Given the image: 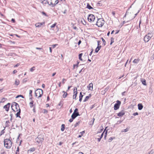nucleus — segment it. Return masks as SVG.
Listing matches in <instances>:
<instances>
[{
    "label": "nucleus",
    "instance_id": "obj_1",
    "mask_svg": "<svg viewBox=\"0 0 154 154\" xmlns=\"http://www.w3.org/2000/svg\"><path fill=\"white\" fill-rule=\"evenodd\" d=\"M4 144L5 146L7 149H9L12 146V142L9 139H6L4 140Z\"/></svg>",
    "mask_w": 154,
    "mask_h": 154
},
{
    "label": "nucleus",
    "instance_id": "obj_2",
    "mask_svg": "<svg viewBox=\"0 0 154 154\" xmlns=\"http://www.w3.org/2000/svg\"><path fill=\"white\" fill-rule=\"evenodd\" d=\"M134 13L132 11L130 12L128 11H126L127 17L129 19V21L132 20L135 18V16H134Z\"/></svg>",
    "mask_w": 154,
    "mask_h": 154
},
{
    "label": "nucleus",
    "instance_id": "obj_3",
    "mask_svg": "<svg viewBox=\"0 0 154 154\" xmlns=\"http://www.w3.org/2000/svg\"><path fill=\"white\" fill-rule=\"evenodd\" d=\"M43 93V90L42 89H38L35 92V95L36 97L38 96V98L41 97Z\"/></svg>",
    "mask_w": 154,
    "mask_h": 154
},
{
    "label": "nucleus",
    "instance_id": "obj_4",
    "mask_svg": "<svg viewBox=\"0 0 154 154\" xmlns=\"http://www.w3.org/2000/svg\"><path fill=\"white\" fill-rule=\"evenodd\" d=\"M48 4L53 6H55L58 3V0H46Z\"/></svg>",
    "mask_w": 154,
    "mask_h": 154
},
{
    "label": "nucleus",
    "instance_id": "obj_5",
    "mask_svg": "<svg viewBox=\"0 0 154 154\" xmlns=\"http://www.w3.org/2000/svg\"><path fill=\"white\" fill-rule=\"evenodd\" d=\"M104 23V21L102 19H98L96 25L99 27H102Z\"/></svg>",
    "mask_w": 154,
    "mask_h": 154
},
{
    "label": "nucleus",
    "instance_id": "obj_6",
    "mask_svg": "<svg viewBox=\"0 0 154 154\" xmlns=\"http://www.w3.org/2000/svg\"><path fill=\"white\" fill-rule=\"evenodd\" d=\"M44 140V137L43 136H39L35 138V140L38 143H42Z\"/></svg>",
    "mask_w": 154,
    "mask_h": 154
},
{
    "label": "nucleus",
    "instance_id": "obj_7",
    "mask_svg": "<svg viewBox=\"0 0 154 154\" xmlns=\"http://www.w3.org/2000/svg\"><path fill=\"white\" fill-rule=\"evenodd\" d=\"M78 111V109L77 108H76L71 116V117L72 119H75L77 116L79 115Z\"/></svg>",
    "mask_w": 154,
    "mask_h": 154
},
{
    "label": "nucleus",
    "instance_id": "obj_8",
    "mask_svg": "<svg viewBox=\"0 0 154 154\" xmlns=\"http://www.w3.org/2000/svg\"><path fill=\"white\" fill-rule=\"evenodd\" d=\"M152 35L151 34L149 33L146 35L144 37V40L145 42H147L151 38Z\"/></svg>",
    "mask_w": 154,
    "mask_h": 154
},
{
    "label": "nucleus",
    "instance_id": "obj_9",
    "mask_svg": "<svg viewBox=\"0 0 154 154\" xmlns=\"http://www.w3.org/2000/svg\"><path fill=\"white\" fill-rule=\"evenodd\" d=\"M15 107L16 109V111L14 110L12 108V109L14 111L17 112L16 114V117H19V118H20V108L19 106V107L17 108V107Z\"/></svg>",
    "mask_w": 154,
    "mask_h": 154
},
{
    "label": "nucleus",
    "instance_id": "obj_10",
    "mask_svg": "<svg viewBox=\"0 0 154 154\" xmlns=\"http://www.w3.org/2000/svg\"><path fill=\"white\" fill-rule=\"evenodd\" d=\"M95 19V17L94 15L92 14L89 15L88 17V20L90 22H93Z\"/></svg>",
    "mask_w": 154,
    "mask_h": 154
},
{
    "label": "nucleus",
    "instance_id": "obj_11",
    "mask_svg": "<svg viewBox=\"0 0 154 154\" xmlns=\"http://www.w3.org/2000/svg\"><path fill=\"white\" fill-rule=\"evenodd\" d=\"M116 102L117 103H116L114 106V109L115 110H117L119 109L121 103V102L119 100H117Z\"/></svg>",
    "mask_w": 154,
    "mask_h": 154
},
{
    "label": "nucleus",
    "instance_id": "obj_12",
    "mask_svg": "<svg viewBox=\"0 0 154 154\" xmlns=\"http://www.w3.org/2000/svg\"><path fill=\"white\" fill-rule=\"evenodd\" d=\"M10 105V103H8L6 105L4 106L3 108L5 109L6 111L8 112L9 111Z\"/></svg>",
    "mask_w": 154,
    "mask_h": 154
},
{
    "label": "nucleus",
    "instance_id": "obj_13",
    "mask_svg": "<svg viewBox=\"0 0 154 154\" xmlns=\"http://www.w3.org/2000/svg\"><path fill=\"white\" fill-rule=\"evenodd\" d=\"M77 94V89L76 88L75 90V89H74V95L73 96V99H76Z\"/></svg>",
    "mask_w": 154,
    "mask_h": 154
},
{
    "label": "nucleus",
    "instance_id": "obj_14",
    "mask_svg": "<svg viewBox=\"0 0 154 154\" xmlns=\"http://www.w3.org/2000/svg\"><path fill=\"white\" fill-rule=\"evenodd\" d=\"M93 84L92 83H90L87 86L88 90L92 91L93 90Z\"/></svg>",
    "mask_w": 154,
    "mask_h": 154
},
{
    "label": "nucleus",
    "instance_id": "obj_15",
    "mask_svg": "<svg viewBox=\"0 0 154 154\" xmlns=\"http://www.w3.org/2000/svg\"><path fill=\"white\" fill-rule=\"evenodd\" d=\"M125 114V112L123 110L117 114V116H123Z\"/></svg>",
    "mask_w": 154,
    "mask_h": 154
},
{
    "label": "nucleus",
    "instance_id": "obj_16",
    "mask_svg": "<svg viewBox=\"0 0 154 154\" xmlns=\"http://www.w3.org/2000/svg\"><path fill=\"white\" fill-rule=\"evenodd\" d=\"M19 104L16 102H14L11 106V108H12L14 106L15 107H19Z\"/></svg>",
    "mask_w": 154,
    "mask_h": 154
},
{
    "label": "nucleus",
    "instance_id": "obj_17",
    "mask_svg": "<svg viewBox=\"0 0 154 154\" xmlns=\"http://www.w3.org/2000/svg\"><path fill=\"white\" fill-rule=\"evenodd\" d=\"M138 109L139 110H141L143 108V106L142 104L139 103L138 105Z\"/></svg>",
    "mask_w": 154,
    "mask_h": 154
},
{
    "label": "nucleus",
    "instance_id": "obj_18",
    "mask_svg": "<svg viewBox=\"0 0 154 154\" xmlns=\"http://www.w3.org/2000/svg\"><path fill=\"white\" fill-rule=\"evenodd\" d=\"M42 24L43 23H36L35 26L36 27H40Z\"/></svg>",
    "mask_w": 154,
    "mask_h": 154
},
{
    "label": "nucleus",
    "instance_id": "obj_19",
    "mask_svg": "<svg viewBox=\"0 0 154 154\" xmlns=\"http://www.w3.org/2000/svg\"><path fill=\"white\" fill-rule=\"evenodd\" d=\"M104 132V131L101 134L100 133V137H99L97 138V140L98 142H100V141L101 139L103 137V135Z\"/></svg>",
    "mask_w": 154,
    "mask_h": 154
},
{
    "label": "nucleus",
    "instance_id": "obj_20",
    "mask_svg": "<svg viewBox=\"0 0 154 154\" xmlns=\"http://www.w3.org/2000/svg\"><path fill=\"white\" fill-rule=\"evenodd\" d=\"M35 150V149L34 148H30L28 151V153H31V152H33Z\"/></svg>",
    "mask_w": 154,
    "mask_h": 154
},
{
    "label": "nucleus",
    "instance_id": "obj_21",
    "mask_svg": "<svg viewBox=\"0 0 154 154\" xmlns=\"http://www.w3.org/2000/svg\"><path fill=\"white\" fill-rule=\"evenodd\" d=\"M91 94H89V95L88 96H86L85 98V100H84V102H86L87 101L89 98L91 97Z\"/></svg>",
    "mask_w": 154,
    "mask_h": 154
},
{
    "label": "nucleus",
    "instance_id": "obj_22",
    "mask_svg": "<svg viewBox=\"0 0 154 154\" xmlns=\"http://www.w3.org/2000/svg\"><path fill=\"white\" fill-rule=\"evenodd\" d=\"M101 47V46L100 45L99 46H98L97 48H96L95 52L96 53H97L99 51Z\"/></svg>",
    "mask_w": 154,
    "mask_h": 154
},
{
    "label": "nucleus",
    "instance_id": "obj_23",
    "mask_svg": "<svg viewBox=\"0 0 154 154\" xmlns=\"http://www.w3.org/2000/svg\"><path fill=\"white\" fill-rule=\"evenodd\" d=\"M34 101L33 100H31V102H30L29 103V105L30 106V107L31 108H32L33 107H34V105H33Z\"/></svg>",
    "mask_w": 154,
    "mask_h": 154
},
{
    "label": "nucleus",
    "instance_id": "obj_24",
    "mask_svg": "<svg viewBox=\"0 0 154 154\" xmlns=\"http://www.w3.org/2000/svg\"><path fill=\"white\" fill-rule=\"evenodd\" d=\"M140 61V59H135L133 61V62L134 63H138Z\"/></svg>",
    "mask_w": 154,
    "mask_h": 154
},
{
    "label": "nucleus",
    "instance_id": "obj_25",
    "mask_svg": "<svg viewBox=\"0 0 154 154\" xmlns=\"http://www.w3.org/2000/svg\"><path fill=\"white\" fill-rule=\"evenodd\" d=\"M63 93H64L63 94V98H65L66 97L67 94L66 92L65 91H63L62 92Z\"/></svg>",
    "mask_w": 154,
    "mask_h": 154
},
{
    "label": "nucleus",
    "instance_id": "obj_26",
    "mask_svg": "<svg viewBox=\"0 0 154 154\" xmlns=\"http://www.w3.org/2000/svg\"><path fill=\"white\" fill-rule=\"evenodd\" d=\"M83 97V95L82 94V92H81L80 94L79 99V101L81 102L82 100V98Z\"/></svg>",
    "mask_w": 154,
    "mask_h": 154
},
{
    "label": "nucleus",
    "instance_id": "obj_27",
    "mask_svg": "<svg viewBox=\"0 0 154 154\" xmlns=\"http://www.w3.org/2000/svg\"><path fill=\"white\" fill-rule=\"evenodd\" d=\"M20 84V81L18 79H16L15 81V85H19Z\"/></svg>",
    "mask_w": 154,
    "mask_h": 154
},
{
    "label": "nucleus",
    "instance_id": "obj_28",
    "mask_svg": "<svg viewBox=\"0 0 154 154\" xmlns=\"http://www.w3.org/2000/svg\"><path fill=\"white\" fill-rule=\"evenodd\" d=\"M65 129V125L64 124H62L61 125V131H63Z\"/></svg>",
    "mask_w": 154,
    "mask_h": 154
},
{
    "label": "nucleus",
    "instance_id": "obj_29",
    "mask_svg": "<svg viewBox=\"0 0 154 154\" xmlns=\"http://www.w3.org/2000/svg\"><path fill=\"white\" fill-rule=\"evenodd\" d=\"M87 7L89 9H93V8L90 6L89 3H87Z\"/></svg>",
    "mask_w": 154,
    "mask_h": 154
},
{
    "label": "nucleus",
    "instance_id": "obj_30",
    "mask_svg": "<svg viewBox=\"0 0 154 154\" xmlns=\"http://www.w3.org/2000/svg\"><path fill=\"white\" fill-rule=\"evenodd\" d=\"M141 81L143 85H146L145 80L144 79L143 80H142Z\"/></svg>",
    "mask_w": 154,
    "mask_h": 154
},
{
    "label": "nucleus",
    "instance_id": "obj_31",
    "mask_svg": "<svg viewBox=\"0 0 154 154\" xmlns=\"http://www.w3.org/2000/svg\"><path fill=\"white\" fill-rule=\"evenodd\" d=\"M115 138L114 137H111L108 139V141L109 142H111L112 140L114 139Z\"/></svg>",
    "mask_w": 154,
    "mask_h": 154
},
{
    "label": "nucleus",
    "instance_id": "obj_32",
    "mask_svg": "<svg viewBox=\"0 0 154 154\" xmlns=\"http://www.w3.org/2000/svg\"><path fill=\"white\" fill-rule=\"evenodd\" d=\"M82 55V53H81V54H79V59L80 60H81V61L82 60V59L81 58Z\"/></svg>",
    "mask_w": 154,
    "mask_h": 154
},
{
    "label": "nucleus",
    "instance_id": "obj_33",
    "mask_svg": "<svg viewBox=\"0 0 154 154\" xmlns=\"http://www.w3.org/2000/svg\"><path fill=\"white\" fill-rule=\"evenodd\" d=\"M114 42V38L113 37H111V42L110 45L112 44Z\"/></svg>",
    "mask_w": 154,
    "mask_h": 154
},
{
    "label": "nucleus",
    "instance_id": "obj_34",
    "mask_svg": "<svg viewBox=\"0 0 154 154\" xmlns=\"http://www.w3.org/2000/svg\"><path fill=\"white\" fill-rule=\"evenodd\" d=\"M100 132H98L97 134V137H100Z\"/></svg>",
    "mask_w": 154,
    "mask_h": 154
},
{
    "label": "nucleus",
    "instance_id": "obj_35",
    "mask_svg": "<svg viewBox=\"0 0 154 154\" xmlns=\"http://www.w3.org/2000/svg\"><path fill=\"white\" fill-rule=\"evenodd\" d=\"M19 97H22V98H24V97L22 95H17L16 97V98H18Z\"/></svg>",
    "mask_w": 154,
    "mask_h": 154
},
{
    "label": "nucleus",
    "instance_id": "obj_36",
    "mask_svg": "<svg viewBox=\"0 0 154 154\" xmlns=\"http://www.w3.org/2000/svg\"><path fill=\"white\" fill-rule=\"evenodd\" d=\"M43 112L44 113H48V111L46 109H44L43 110Z\"/></svg>",
    "mask_w": 154,
    "mask_h": 154
},
{
    "label": "nucleus",
    "instance_id": "obj_37",
    "mask_svg": "<svg viewBox=\"0 0 154 154\" xmlns=\"http://www.w3.org/2000/svg\"><path fill=\"white\" fill-rule=\"evenodd\" d=\"M102 41L104 43V45H105L106 42L105 40L103 38H102Z\"/></svg>",
    "mask_w": 154,
    "mask_h": 154
},
{
    "label": "nucleus",
    "instance_id": "obj_38",
    "mask_svg": "<svg viewBox=\"0 0 154 154\" xmlns=\"http://www.w3.org/2000/svg\"><path fill=\"white\" fill-rule=\"evenodd\" d=\"M34 68H35L34 67H32V68H31L30 69V71L31 72H33L35 69Z\"/></svg>",
    "mask_w": 154,
    "mask_h": 154
},
{
    "label": "nucleus",
    "instance_id": "obj_39",
    "mask_svg": "<svg viewBox=\"0 0 154 154\" xmlns=\"http://www.w3.org/2000/svg\"><path fill=\"white\" fill-rule=\"evenodd\" d=\"M56 23H54V24H53V25H52L51 26V28H54V27L55 26H56Z\"/></svg>",
    "mask_w": 154,
    "mask_h": 154
},
{
    "label": "nucleus",
    "instance_id": "obj_40",
    "mask_svg": "<svg viewBox=\"0 0 154 154\" xmlns=\"http://www.w3.org/2000/svg\"><path fill=\"white\" fill-rule=\"evenodd\" d=\"M7 99L6 98H3L2 99V102H4V101L5 100H6Z\"/></svg>",
    "mask_w": 154,
    "mask_h": 154
},
{
    "label": "nucleus",
    "instance_id": "obj_41",
    "mask_svg": "<svg viewBox=\"0 0 154 154\" xmlns=\"http://www.w3.org/2000/svg\"><path fill=\"white\" fill-rule=\"evenodd\" d=\"M32 90H30L29 91V95H32Z\"/></svg>",
    "mask_w": 154,
    "mask_h": 154
},
{
    "label": "nucleus",
    "instance_id": "obj_42",
    "mask_svg": "<svg viewBox=\"0 0 154 154\" xmlns=\"http://www.w3.org/2000/svg\"><path fill=\"white\" fill-rule=\"evenodd\" d=\"M19 147H18L17 148V150L16 151V152L19 153Z\"/></svg>",
    "mask_w": 154,
    "mask_h": 154
},
{
    "label": "nucleus",
    "instance_id": "obj_43",
    "mask_svg": "<svg viewBox=\"0 0 154 154\" xmlns=\"http://www.w3.org/2000/svg\"><path fill=\"white\" fill-rule=\"evenodd\" d=\"M57 45V44H54V45H52V47H53V48H55L56 47V46Z\"/></svg>",
    "mask_w": 154,
    "mask_h": 154
},
{
    "label": "nucleus",
    "instance_id": "obj_44",
    "mask_svg": "<svg viewBox=\"0 0 154 154\" xmlns=\"http://www.w3.org/2000/svg\"><path fill=\"white\" fill-rule=\"evenodd\" d=\"M138 113L137 112H135V113H133V115L134 116H136V115H138Z\"/></svg>",
    "mask_w": 154,
    "mask_h": 154
},
{
    "label": "nucleus",
    "instance_id": "obj_45",
    "mask_svg": "<svg viewBox=\"0 0 154 154\" xmlns=\"http://www.w3.org/2000/svg\"><path fill=\"white\" fill-rule=\"evenodd\" d=\"M82 23L85 25H86V21H85V20H83V22L82 21Z\"/></svg>",
    "mask_w": 154,
    "mask_h": 154
},
{
    "label": "nucleus",
    "instance_id": "obj_46",
    "mask_svg": "<svg viewBox=\"0 0 154 154\" xmlns=\"http://www.w3.org/2000/svg\"><path fill=\"white\" fill-rule=\"evenodd\" d=\"M79 124V122H77L75 124V127H76Z\"/></svg>",
    "mask_w": 154,
    "mask_h": 154
},
{
    "label": "nucleus",
    "instance_id": "obj_47",
    "mask_svg": "<svg viewBox=\"0 0 154 154\" xmlns=\"http://www.w3.org/2000/svg\"><path fill=\"white\" fill-rule=\"evenodd\" d=\"M73 119H72H72H70L69 120V121L70 122H72L73 120Z\"/></svg>",
    "mask_w": 154,
    "mask_h": 154
},
{
    "label": "nucleus",
    "instance_id": "obj_48",
    "mask_svg": "<svg viewBox=\"0 0 154 154\" xmlns=\"http://www.w3.org/2000/svg\"><path fill=\"white\" fill-rule=\"evenodd\" d=\"M79 63L78 62V63H77V65H73V68L74 69L75 67V66H76L77 67H78V64H79Z\"/></svg>",
    "mask_w": 154,
    "mask_h": 154
},
{
    "label": "nucleus",
    "instance_id": "obj_49",
    "mask_svg": "<svg viewBox=\"0 0 154 154\" xmlns=\"http://www.w3.org/2000/svg\"><path fill=\"white\" fill-rule=\"evenodd\" d=\"M17 71L16 70H14V71H13V73L14 74H15V73H17Z\"/></svg>",
    "mask_w": 154,
    "mask_h": 154
},
{
    "label": "nucleus",
    "instance_id": "obj_50",
    "mask_svg": "<svg viewBox=\"0 0 154 154\" xmlns=\"http://www.w3.org/2000/svg\"><path fill=\"white\" fill-rule=\"evenodd\" d=\"M128 131V128H126V129H125L124 130V131H123L125 132H126L127 131Z\"/></svg>",
    "mask_w": 154,
    "mask_h": 154
},
{
    "label": "nucleus",
    "instance_id": "obj_51",
    "mask_svg": "<svg viewBox=\"0 0 154 154\" xmlns=\"http://www.w3.org/2000/svg\"><path fill=\"white\" fill-rule=\"evenodd\" d=\"M20 64L19 63H17V64H16L15 66H14V67H17L19 65H20Z\"/></svg>",
    "mask_w": 154,
    "mask_h": 154
},
{
    "label": "nucleus",
    "instance_id": "obj_52",
    "mask_svg": "<svg viewBox=\"0 0 154 154\" xmlns=\"http://www.w3.org/2000/svg\"><path fill=\"white\" fill-rule=\"evenodd\" d=\"M112 14L113 16H114L115 14V11H113L112 12Z\"/></svg>",
    "mask_w": 154,
    "mask_h": 154
},
{
    "label": "nucleus",
    "instance_id": "obj_53",
    "mask_svg": "<svg viewBox=\"0 0 154 154\" xmlns=\"http://www.w3.org/2000/svg\"><path fill=\"white\" fill-rule=\"evenodd\" d=\"M85 133V131H83L80 132L81 135H82Z\"/></svg>",
    "mask_w": 154,
    "mask_h": 154
},
{
    "label": "nucleus",
    "instance_id": "obj_54",
    "mask_svg": "<svg viewBox=\"0 0 154 154\" xmlns=\"http://www.w3.org/2000/svg\"><path fill=\"white\" fill-rule=\"evenodd\" d=\"M93 49H92L91 52H90V54H89V55L90 56H91V54H92V52H93Z\"/></svg>",
    "mask_w": 154,
    "mask_h": 154
},
{
    "label": "nucleus",
    "instance_id": "obj_55",
    "mask_svg": "<svg viewBox=\"0 0 154 154\" xmlns=\"http://www.w3.org/2000/svg\"><path fill=\"white\" fill-rule=\"evenodd\" d=\"M129 21V20H128V21H127L126 22V21H123V24H124L125 23H128V22Z\"/></svg>",
    "mask_w": 154,
    "mask_h": 154
},
{
    "label": "nucleus",
    "instance_id": "obj_56",
    "mask_svg": "<svg viewBox=\"0 0 154 154\" xmlns=\"http://www.w3.org/2000/svg\"><path fill=\"white\" fill-rule=\"evenodd\" d=\"M11 21L13 23H14L15 22V20L14 19H12Z\"/></svg>",
    "mask_w": 154,
    "mask_h": 154
},
{
    "label": "nucleus",
    "instance_id": "obj_57",
    "mask_svg": "<svg viewBox=\"0 0 154 154\" xmlns=\"http://www.w3.org/2000/svg\"><path fill=\"white\" fill-rule=\"evenodd\" d=\"M66 80L64 79H63V80H62V83L64 84V81H66Z\"/></svg>",
    "mask_w": 154,
    "mask_h": 154
},
{
    "label": "nucleus",
    "instance_id": "obj_58",
    "mask_svg": "<svg viewBox=\"0 0 154 154\" xmlns=\"http://www.w3.org/2000/svg\"><path fill=\"white\" fill-rule=\"evenodd\" d=\"M81 43V41L80 40L79 42H78V44L79 45Z\"/></svg>",
    "mask_w": 154,
    "mask_h": 154
},
{
    "label": "nucleus",
    "instance_id": "obj_59",
    "mask_svg": "<svg viewBox=\"0 0 154 154\" xmlns=\"http://www.w3.org/2000/svg\"><path fill=\"white\" fill-rule=\"evenodd\" d=\"M42 14H43V15H45V16H46V14L45 12H42Z\"/></svg>",
    "mask_w": 154,
    "mask_h": 154
},
{
    "label": "nucleus",
    "instance_id": "obj_60",
    "mask_svg": "<svg viewBox=\"0 0 154 154\" xmlns=\"http://www.w3.org/2000/svg\"><path fill=\"white\" fill-rule=\"evenodd\" d=\"M71 87V86H68L67 89V90L66 91H69L70 89V88Z\"/></svg>",
    "mask_w": 154,
    "mask_h": 154
},
{
    "label": "nucleus",
    "instance_id": "obj_61",
    "mask_svg": "<svg viewBox=\"0 0 154 154\" xmlns=\"http://www.w3.org/2000/svg\"><path fill=\"white\" fill-rule=\"evenodd\" d=\"M139 12V11H138V12L137 13H136L135 14H134V16H135V17L137 16V15L138 13Z\"/></svg>",
    "mask_w": 154,
    "mask_h": 154
},
{
    "label": "nucleus",
    "instance_id": "obj_62",
    "mask_svg": "<svg viewBox=\"0 0 154 154\" xmlns=\"http://www.w3.org/2000/svg\"><path fill=\"white\" fill-rule=\"evenodd\" d=\"M50 51V52L51 53L52 52V51L51 49V47L49 48Z\"/></svg>",
    "mask_w": 154,
    "mask_h": 154
},
{
    "label": "nucleus",
    "instance_id": "obj_63",
    "mask_svg": "<svg viewBox=\"0 0 154 154\" xmlns=\"http://www.w3.org/2000/svg\"><path fill=\"white\" fill-rule=\"evenodd\" d=\"M108 88H106L105 89L104 91H105V92H106L108 90Z\"/></svg>",
    "mask_w": 154,
    "mask_h": 154
},
{
    "label": "nucleus",
    "instance_id": "obj_64",
    "mask_svg": "<svg viewBox=\"0 0 154 154\" xmlns=\"http://www.w3.org/2000/svg\"><path fill=\"white\" fill-rule=\"evenodd\" d=\"M10 116L11 117H12L13 114L12 113H10Z\"/></svg>",
    "mask_w": 154,
    "mask_h": 154
}]
</instances>
